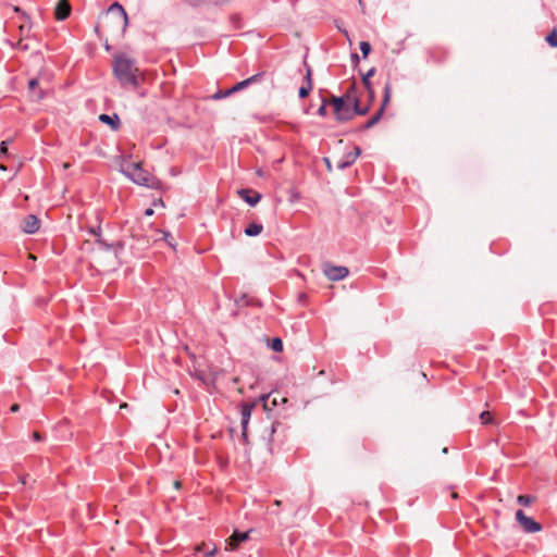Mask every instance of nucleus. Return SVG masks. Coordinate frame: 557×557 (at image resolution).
I'll return each instance as SVG.
<instances>
[{
	"mask_svg": "<svg viewBox=\"0 0 557 557\" xmlns=\"http://www.w3.org/2000/svg\"><path fill=\"white\" fill-rule=\"evenodd\" d=\"M268 398H269V395H262V396H260V400H261V401H264V403L268 400Z\"/></svg>",
	"mask_w": 557,
	"mask_h": 557,
	"instance_id": "obj_47",
	"label": "nucleus"
},
{
	"mask_svg": "<svg viewBox=\"0 0 557 557\" xmlns=\"http://www.w3.org/2000/svg\"><path fill=\"white\" fill-rule=\"evenodd\" d=\"M20 410V405L18 404H13L10 408V411L11 412H17Z\"/></svg>",
	"mask_w": 557,
	"mask_h": 557,
	"instance_id": "obj_43",
	"label": "nucleus"
},
{
	"mask_svg": "<svg viewBox=\"0 0 557 557\" xmlns=\"http://www.w3.org/2000/svg\"><path fill=\"white\" fill-rule=\"evenodd\" d=\"M152 214H153V209H151V208H147V209L145 210V215L150 216V215H152Z\"/></svg>",
	"mask_w": 557,
	"mask_h": 557,
	"instance_id": "obj_44",
	"label": "nucleus"
},
{
	"mask_svg": "<svg viewBox=\"0 0 557 557\" xmlns=\"http://www.w3.org/2000/svg\"><path fill=\"white\" fill-rule=\"evenodd\" d=\"M13 10H14V12H18V13L22 12L20 7H14Z\"/></svg>",
	"mask_w": 557,
	"mask_h": 557,
	"instance_id": "obj_48",
	"label": "nucleus"
},
{
	"mask_svg": "<svg viewBox=\"0 0 557 557\" xmlns=\"http://www.w3.org/2000/svg\"><path fill=\"white\" fill-rule=\"evenodd\" d=\"M89 233L95 235L96 238H100L101 237V227L100 226H97V227H91L89 230Z\"/></svg>",
	"mask_w": 557,
	"mask_h": 557,
	"instance_id": "obj_36",
	"label": "nucleus"
},
{
	"mask_svg": "<svg viewBox=\"0 0 557 557\" xmlns=\"http://www.w3.org/2000/svg\"><path fill=\"white\" fill-rule=\"evenodd\" d=\"M122 172L137 185L150 186L151 176L141 168L140 163L125 162L122 164Z\"/></svg>",
	"mask_w": 557,
	"mask_h": 557,
	"instance_id": "obj_4",
	"label": "nucleus"
},
{
	"mask_svg": "<svg viewBox=\"0 0 557 557\" xmlns=\"http://www.w3.org/2000/svg\"><path fill=\"white\" fill-rule=\"evenodd\" d=\"M40 227V220L35 214H28L23 222L22 230L26 234H35Z\"/></svg>",
	"mask_w": 557,
	"mask_h": 557,
	"instance_id": "obj_13",
	"label": "nucleus"
},
{
	"mask_svg": "<svg viewBox=\"0 0 557 557\" xmlns=\"http://www.w3.org/2000/svg\"><path fill=\"white\" fill-rule=\"evenodd\" d=\"M27 476H28V475H23V476H21L20 482H21V484H22V485H25V484H26V479H27Z\"/></svg>",
	"mask_w": 557,
	"mask_h": 557,
	"instance_id": "obj_46",
	"label": "nucleus"
},
{
	"mask_svg": "<svg viewBox=\"0 0 557 557\" xmlns=\"http://www.w3.org/2000/svg\"><path fill=\"white\" fill-rule=\"evenodd\" d=\"M356 94H357V87H356V84L352 83L344 95L336 96V97L343 98L344 103L354 104V99H359Z\"/></svg>",
	"mask_w": 557,
	"mask_h": 557,
	"instance_id": "obj_20",
	"label": "nucleus"
},
{
	"mask_svg": "<svg viewBox=\"0 0 557 557\" xmlns=\"http://www.w3.org/2000/svg\"><path fill=\"white\" fill-rule=\"evenodd\" d=\"M14 47L20 50L28 49V46L26 44H24L23 40H18Z\"/></svg>",
	"mask_w": 557,
	"mask_h": 557,
	"instance_id": "obj_37",
	"label": "nucleus"
},
{
	"mask_svg": "<svg viewBox=\"0 0 557 557\" xmlns=\"http://www.w3.org/2000/svg\"><path fill=\"white\" fill-rule=\"evenodd\" d=\"M280 422H272L271 424V435H273L276 432V428L280 426Z\"/></svg>",
	"mask_w": 557,
	"mask_h": 557,
	"instance_id": "obj_41",
	"label": "nucleus"
},
{
	"mask_svg": "<svg viewBox=\"0 0 557 557\" xmlns=\"http://www.w3.org/2000/svg\"><path fill=\"white\" fill-rule=\"evenodd\" d=\"M154 233L162 234L163 235L162 239H164L170 247H173V248L175 247L174 238L170 232H163L161 230H156Z\"/></svg>",
	"mask_w": 557,
	"mask_h": 557,
	"instance_id": "obj_25",
	"label": "nucleus"
},
{
	"mask_svg": "<svg viewBox=\"0 0 557 557\" xmlns=\"http://www.w3.org/2000/svg\"><path fill=\"white\" fill-rule=\"evenodd\" d=\"M323 273L331 281H341L349 274V270L343 265H333L331 263H324Z\"/></svg>",
	"mask_w": 557,
	"mask_h": 557,
	"instance_id": "obj_7",
	"label": "nucleus"
},
{
	"mask_svg": "<svg viewBox=\"0 0 557 557\" xmlns=\"http://www.w3.org/2000/svg\"><path fill=\"white\" fill-rule=\"evenodd\" d=\"M249 532H240L235 530L233 534L228 537L227 544L232 550L236 549L242 542L248 540Z\"/></svg>",
	"mask_w": 557,
	"mask_h": 557,
	"instance_id": "obj_17",
	"label": "nucleus"
},
{
	"mask_svg": "<svg viewBox=\"0 0 557 557\" xmlns=\"http://www.w3.org/2000/svg\"><path fill=\"white\" fill-rule=\"evenodd\" d=\"M311 90H312V88H310V87H308V86L302 85V86L299 88V91H298V96H299V98H306V97H308Z\"/></svg>",
	"mask_w": 557,
	"mask_h": 557,
	"instance_id": "obj_35",
	"label": "nucleus"
},
{
	"mask_svg": "<svg viewBox=\"0 0 557 557\" xmlns=\"http://www.w3.org/2000/svg\"><path fill=\"white\" fill-rule=\"evenodd\" d=\"M230 96H232L231 88L226 89V90L220 89L215 94H213L211 96V98L213 100H221V99H224V98L230 97Z\"/></svg>",
	"mask_w": 557,
	"mask_h": 557,
	"instance_id": "obj_29",
	"label": "nucleus"
},
{
	"mask_svg": "<svg viewBox=\"0 0 557 557\" xmlns=\"http://www.w3.org/2000/svg\"><path fill=\"white\" fill-rule=\"evenodd\" d=\"M12 143V139H7L0 143V157L8 153V146Z\"/></svg>",
	"mask_w": 557,
	"mask_h": 557,
	"instance_id": "obj_34",
	"label": "nucleus"
},
{
	"mask_svg": "<svg viewBox=\"0 0 557 557\" xmlns=\"http://www.w3.org/2000/svg\"><path fill=\"white\" fill-rule=\"evenodd\" d=\"M391 95H392V85L389 82H387L384 86L383 100H382L380 109L366 123L361 124L358 127V131L363 132V131L370 129L380 122V120L382 119L383 113L385 111V108L391 100Z\"/></svg>",
	"mask_w": 557,
	"mask_h": 557,
	"instance_id": "obj_5",
	"label": "nucleus"
},
{
	"mask_svg": "<svg viewBox=\"0 0 557 557\" xmlns=\"http://www.w3.org/2000/svg\"><path fill=\"white\" fill-rule=\"evenodd\" d=\"M330 104V100H326V99H322V104L320 106V108L318 109V114L320 116H325L326 115V107Z\"/></svg>",
	"mask_w": 557,
	"mask_h": 557,
	"instance_id": "obj_33",
	"label": "nucleus"
},
{
	"mask_svg": "<svg viewBox=\"0 0 557 557\" xmlns=\"http://www.w3.org/2000/svg\"><path fill=\"white\" fill-rule=\"evenodd\" d=\"M111 246H112V249H111V250H113V251H114V253H115V256H117V253H119L121 250H123V249H124L125 244H124V242H122V240H117V242H115V243H111Z\"/></svg>",
	"mask_w": 557,
	"mask_h": 557,
	"instance_id": "obj_32",
	"label": "nucleus"
},
{
	"mask_svg": "<svg viewBox=\"0 0 557 557\" xmlns=\"http://www.w3.org/2000/svg\"><path fill=\"white\" fill-rule=\"evenodd\" d=\"M127 25V13L123 5L115 1L108 8L107 12L100 16L99 23L95 26V32L100 34L101 30H104L113 36L123 37Z\"/></svg>",
	"mask_w": 557,
	"mask_h": 557,
	"instance_id": "obj_1",
	"label": "nucleus"
},
{
	"mask_svg": "<svg viewBox=\"0 0 557 557\" xmlns=\"http://www.w3.org/2000/svg\"><path fill=\"white\" fill-rule=\"evenodd\" d=\"M216 553V548L214 547L211 552L206 553L208 557H213Z\"/></svg>",
	"mask_w": 557,
	"mask_h": 557,
	"instance_id": "obj_45",
	"label": "nucleus"
},
{
	"mask_svg": "<svg viewBox=\"0 0 557 557\" xmlns=\"http://www.w3.org/2000/svg\"><path fill=\"white\" fill-rule=\"evenodd\" d=\"M237 195L251 207H255L261 200L262 197L260 193L249 188L238 189Z\"/></svg>",
	"mask_w": 557,
	"mask_h": 557,
	"instance_id": "obj_8",
	"label": "nucleus"
},
{
	"mask_svg": "<svg viewBox=\"0 0 557 557\" xmlns=\"http://www.w3.org/2000/svg\"><path fill=\"white\" fill-rule=\"evenodd\" d=\"M304 65L306 67V75L304 77V85L312 88L313 87V83H312V69H311V66L306 61L304 62Z\"/></svg>",
	"mask_w": 557,
	"mask_h": 557,
	"instance_id": "obj_23",
	"label": "nucleus"
},
{
	"mask_svg": "<svg viewBox=\"0 0 557 557\" xmlns=\"http://www.w3.org/2000/svg\"><path fill=\"white\" fill-rule=\"evenodd\" d=\"M33 438L36 441V442H39L42 440V436L39 432H34L33 433Z\"/></svg>",
	"mask_w": 557,
	"mask_h": 557,
	"instance_id": "obj_42",
	"label": "nucleus"
},
{
	"mask_svg": "<svg viewBox=\"0 0 557 557\" xmlns=\"http://www.w3.org/2000/svg\"><path fill=\"white\" fill-rule=\"evenodd\" d=\"M99 121L109 125L113 131H117L121 125V120L116 113H113L112 115L109 114H100Z\"/></svg>",
	"mask_w": 557,
	"mask_h": 557,
	"instance_id": "obj_19",
	"label": "nucleus"
},
{
	"mask_svg": "<svg viewBox=\"0 0 557 557\" xmlns=\"http://www.w3.org/2000/svg\"><path fill=\"white\" fill-rule=\"evenodd\" d=\"M264 75H265V72H259L242 82H238L233 87H231L232 95L247 88L248 86H250L252 84L259 83L264 77Z\"/></svg>",
	"mask_w": 557,
	"mask_h": 557,
	"instance_id": "obj_9",
	"label": "nucleus"
},
{
	"mask_svg": "<svg viewBox=\"0 0 557 557\" xmlns=\"http://www.w3.org/2000/svg\"><path fill=\"white\" fill-rule=\"evenodd\" d=\"M242 440L245 444H248L247 429H242Z\"/></svg>",
	"mask_w": 557,
	"mask_h": 557,
	"instance_id": "obj_39",
	"label": "nucleus"
},
{
	"mask_svg": "<svg viewBox=\"0 0 557 557\" xmlns=\"http://www.w3.org/2000/svg\"><path fill=\"white\" fill-rule=\"evenodd\" d=\"M480 420H481L482 424H484V425L492 424L494 422V419L490 411L481 412Z\"/></svg>",
	"mask_w": 557,
	"mask_h": 557,
	"instance_id": "obj_30",
	"label": "nucleus"
},
{
	"mask_svg": "<svg viewBox=\"0 0 557 557\" xmlns=\"http://www.w3.org/2000/svg\"><path fill=\"white\" fill-rule=\"evenodd\" d=\"M184 1H185V3H187L188 5H190L193 8H198V7L210 3L212 0H184Z\"/></svg>",
	"mask_w": 557,
	"mask_h": 557,
	"instance_id": "obj_31",
	"label": "nucleus"
},
{
	"mask_svg": "<svg viewBox=\"0 0 557 557\" xmlns=\"http://www.w3.org/2000/svg\"><path fill=\"white\" fill-rule=\"evenodd\" d=\"M28 90L30 94V97L39 101L45 98V92L42 89L39 88V79L34 77L28 81Z\"/></svg>",
	"mask_w": 557,
	"mask_h": 557,
	"instance_id": "obj_16",
	"label": "nucleus"
},
{
	"mask_svg": "<svg viewBox=\"0 0 557 557\" xmlns=\"http://www.w3.org/2000/svg\"><path fill=\"white\" fill-rule=\"evenodd\" d=\"M375 72H376L375 67H371L366 74H362V77H361L362 84H363L364 89L367 90V94L369 97L368 104H370V106L375 99V92H374L372 83L370 81V78L375 74Z\"/></svg>",
	"mask_w": 557,
	"mask_h": 557,
	"instance_id": "obj_11",
	"label": "nucleus"
},
{
	"mask_svg": "<svg viewBox=\"0 0 557 557\" xmlns=\"http://www.w3.org/2000/svg\"><path fill=\"white\" fill-rule=\"evenodd\" d=\"M351 62L355 66H357L360 62L359 55L357 53L351 54Z\"/></svg>",
	"mask_w": 557,
	"mask_h": 557,
	"instance_id": "obj_38",
	"label": "nucleus"
},
{
	"mask_svg": "<svg viewBox=\"0 0 557 557\" xmlns=\"http://www.w3.org/2000/svg\"><path fill=\"white\" fill-rule=\"evenodd\" d=\"M272 350L281 352L283 350V341L280 337H273L270 343Z\"/></svg>",
	"mask_w": 557,
	"mask_h": 557,
	"instance_id": "obj_27",
	"label": "nucleus"
},
{
	"mask_svg": "<svg viewBox=\"0 0 557 557\" xmlns=\"http://www.w3.org/2000/svg\"><path fill=\"white\" fill-rule=\"evenodd\" d=\"M138 71L135 67L134 60L129 59L125 54H117L113 61V73L116 79L122 86L138 87L139 82L136 75Z\"/></svg>",
	"mask_w": 557,
	"mask_h": 557,
	"instance_id": "obj_3",
	"label": "nucleus"
},
{
	"mask_svg": "<svg viewBox=\"0 0 557 557\" xmlns=\"http://www.w3.org/2000/svg\"><path fill=\"white\" fill-rule=\"evenodd\" d=\"M360 154H361V149H360V147L356 146L354 151L346 153L337 162V169L345 170V169L351 166Z\"/></svg>",
	"mask_w": 557,
	"mask_h": 557,
	"instance_id": "obj_10",
	"label": "nucleus"
},
{
	"mask_svg": "<svg viewBox=\"0 0 557 557\" xmlns=\"http://www.w3.org/2000/svg\"><path fill=\"white\" fill-rule=\"evenodd\" d=\"M95 244L97 245L98 249L103 251H109L112 249L111 243H108L102 237L96 238Z\"/></svg>",
	"mask_w": 557,
	"mask_h": 557,
	"instance_id": "obj_26",
	"label": "nucleus"
},
{
	"mask_svg": "<svg viewBox=\"0 0 557 557\" xmlns=\"http://www.w3.org/2000/svg\"><path fill=\"white\" fill-rule=\"evenodd\" d=\"M71 14V4L69 0H59L54 9V17L58 21L66 20Z\"/></svg>",
	"mask_w": 557,
	"mask_h": 557,
	"instance_id": "obj_12",
	"label": "nucleus"
},
{
	"mask_svg": "<svg viewBox=\"0 0 557 557\" xmlns=\"http://www.w3.org/2000/svg\"><path fill=\"white\" fill-rule=\"evenodd\" d=\"M20 30H21V33H23V30H24V26L23 25L20 27Z\"/></svg>",
	"mask_w": 557,
	"mask_h": 557,
	"instance_id": "obj_51",
	"label": "nucleus"
},
{
	"mask_svg": "<svg viewBox=\"0 0 557 557\" xmlns=\"http://www.w3.org/2000/svg\"><path fill=\"white\" fill-rule=\"evenodd\" d=\"M140 228H141V226H140V225L131 227V228H129V235H131V237H132V238H134V239H136V240H138V242H140V240H141V242H143L144 244H146V245H150V243H156V242H158V240L160 239V238H158V237H156V236H151V237H149V236H147V235L143 234V233L140 232Z\"/></svg>",
	"mask_w": 557,
	"mask_h": 557,
	"instance_id": "obj_15",
	"label": "nucleus"
},
{
	"mask_svg": "<svg viewBox=\"0 0 557 557\" xmlns=\"http://www.w3.org/2000/svg\"><path fill=\"white\" fill-rule=\"evenodd\" d=\"M256 406L255 401H246L240 405V414H242V429H247L248 423L251 417V412Z\"/></svg>",
	"mask_w": 557,
	"mask_h": 557,
	"instance_id": "obj_14",
	"label": "nucleus"
},
{
	"mask_svg": "<svg viewBox=\"0 0 557 557\" xmlns=\"http://www.w3.org/2000/svg\"><path fill=\"white\" fill-rule=\"evenodd\" d=\"M235 305L239 308L249 307V306H255V307L262 306L260 300L252 298V297L248 296L247 294H242L238 298H236Z\"/></svg>",
	"mask_w": 557,
	"mask_h": 557,
	"instance_id": "obj_18",
	"label": "nucleus"
},
{
	"mask_svg": "<svg viewBox=\"0 0 557 557\" xmlns=\"http://www.w3.org/2000/svg\"><path fill=\"white\" fill-rule=\"evenodd\" d=\"M0 169L3 170V171L7 170V168L4 165H2V164L0 165Z\"/></svg>",
	"mask_w": 557,
	"mask_h": 557,
	"instance_id": "obj_50",
	"label": "nucleus"
},
{
	"mask_svg": "<svg viewBox=\"0 0 557 557\" xmlns=\"http://www.w3.org/2000/svg\"><path fill=\"white\" fill-rule=\"evenodd\" d=\"M359 48H360V51L362 53V58L363 59H366L370 54V52L372 50L371 45H370L369 41H361L359 44Z\"/></svg>",
	"mask_w": 557,
	"mask_h": 557,
	"instance_id": "obj_28",
	"label": "nucleus"
},
{
	"mask_svg": "<svg viewBox=\"0 0 557 557\" xmlns=\"http://www.w3.org/2000/svg\"><path fill=\"white\" fill-rule=\"evenodd\" d=\"M545 40L546 42L553 47V48H557V29L554 28L546 37H545Z\"/></svg>",
	"mask_w": 557,
	"mask_h": 557,
	"instance_id": "obj_24",
	"label": "nucleus"
},
{
	"mask_svg": "<svg viewBox=\"0 0 557 557\" xmlns=\"http://www.w3.org/2000/svg\"><path fill=\"white\" fill-rule=\"evenodd\" d=\"M263 231V226L260 223L252 222L245 228V235L249 237H255L261 234Z\"/></svg>",
	"mask_w": 557,
	"mask_h": 557,
	"instance_id": "obj_21",
	"label": "nucleus"
},
{
	"mask_svg": "<svg viewBox=\"0 0 557 557\" xmlns=\"http://www.w3.org/2000/svg\"><path fill=\"white\" fill-rule=\"evenodd\" d=\"M323 161H324V163H325V165H326L327 171H329V172H331V171H332V163H331V160H330L329 158H326V157H325V158H323Z\"/></svg>",
	"mask_w": 557,
	"mask_h": 557,
	"instance_id": "obj_40",
	"label": "nucleus"
},
{
	"mask_svg": "<svg viewBox=\"0 0 557 557\" xmlns=\"http://www.w3.org/2000/svg\"><path fill=\"white\" fill-rule=\"evenodd\" d=\"M330 106L333 108L335 120L339 123L349 122L356 115H367L370 111V104L361 107L359 99H354V104H350L344 103L343 98L336 96L331 97Z\"/></svg>",
	"mask_w": 557,
	"mask_h": 557,
	"instance_id": "obj_2",
	"label": "nucleus"
},
{
	"mask_svg": "<svg viewBox=\"0 0 557 557\" xmlns=\"http://www.w3.org/2000/svg\"><path fill=\"white\" fill-rule=\"evenodd\" d=\"M536 502V497L530 494L519 495L517 503L521 506L528 507Z\"/></svg>",
	"mask_w": 557,
	"mask_h": 557,
	"instance_id": "obj_22",
	"label": "nucleus"
},
{
	"mask_svg": "<svg viewBox=\"0 0 557 557\" xmlns=\"http://www.w3.org/2000/svg\"><path fill=\"white\" fill-rule=\"evenodd\" d=\"M181 486V483L178 481L175 482V487L178 488Z\"/></svg>",
	"mask_w": 557,
	"mask_h": 557,
	"instance_id": "obj_49",
	"label": "nucleus"
},
{
	"mask_svg": "<svg viewBox=\"0 0 557 557\" xmlns=\"http://www.w3.org/2000/svg\"><path fill=\"white\" fill-rule=\"evenodd\" d=\"M516 521L527 533H536L542 530V524L535 521L533 518L528 517L523 510L519 509L516 511Z\"/></svg>",
	"mask_w": 557,
	"mask_h": 557,
	"instance_id": "obj_6",
	"label": "nucleus"
}]
</instances>
